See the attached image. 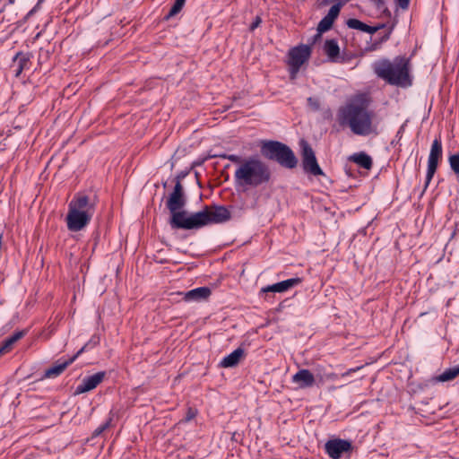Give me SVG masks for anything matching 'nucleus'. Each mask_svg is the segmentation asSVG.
<instances>
[{
	"instance_id": "1",
	"label": "nucleus",
	"mask_w": 459,
	"mask_h": 459,
	"mask_svg": "<svg viewBox=\"0 0 459 459\" xmlns=\"http://www.w3.org/2000/svg\"><path fill=\"white\" fill-rule=\"evenodd\" d=\"M368 105L369 100L361 94L339 107L336 113L338 125L349 127L356 135L377 134V126L373 125L374 112L368 108Z\"/></svg>"
},
{
	"instance_id": "2",
	"label": "nucleus",
	"mask_w": 459,
	"mask_h": 459,
	"mask_svg": "<svg viewBox=\"0 0 459 459\" xmlns=\"http://www.w3.org/2000/svg\"><path fill=\"white\" fill-rule=\"evenodd\" d=\"M273 173L267 163L258 157L244 159L234 173L235 184L243 189L257 188L272 181Z\"/></svg>"
},
{
	"instance_id": "3",
	"label": "nucleus",
	"mask_w": 459,
	"mask_h": 459,
	"mask_svg": "<svg viewBox=\"0 0 459 459\" xmlns=\"http://www.w3.org/2000/svg\"><path fill=\"white\" fill-rule=\"evenodd\" d=\"M372 68L378 78L390 85L409 87L412 84L410 57L397 56L393 61L381 58L373 63Z\"/></svg>"
},
{
	"instance_id": "4",
	"label": "nucleus",
	"mask_w": 459,
	"mask_h": 459,
	"mask_svg": "<svg viewBox=\"0 0 459 459\" xmlns=\"http://www.w3.org/2000/svg\"><path fill=\"white\" fill-rule=\"evenodd\" d=\"M260 152L268 160L277 162L286 169H294L298 165V159L294 152L287 144L275 141L264 140L260 143Z\"/></svg>"
},
{
	"instance_id": "5",
	"label": "nucleus",
	"mask_w": 459,
	"mask_h": 459,
	"mask_svg": "<svg viewBox=\"0 0 459 459\" xmlns=\"http://www.w3.org/2000/svg\"><path fill=\"white\" fill-rule=\"evenodd\" d=\"M197 227L203 228L211 224L224 223L231 219V213L224 205H205L196 212Z\"/></svg>"
},
{
	"instance_id": "6",
	"label": "nucleus",
	"mask_w": 459,
	"mask_h": 459,
	"mask_svg": "<svg viewBox=\"0 0 459 459\" xmlns=\"http://www.w3.org/2000/svg\"><path fill=\"white\" fill-rule=\"evenodd\" d=\"M443 157V147H442V141L441 137L437 136L434 139L429 159H428V169H427V174H426V180L424 185V189H427L429 183L431 182L437 168L439 161L442 160Z\"/></svg>"
},
{
	"instance_id": "7",
	"label": "nucleus",
	"mask_w": 459,
	"mask_h": 459,
	"mask_svg": "<svg viewBox=\"0 0 459 459\" xmlns=\"http://www.w3.org/2000/svg\"><path fill=\"white\" fill-rule=\"evenodd\" d=\"M170 212L169 224L173 230H195L197 227L196 212L188 215L186 211L176 210Z\"/></svg>"
},
{
	"instance_id": "8",
	"label": "nucleus",
	"mask_w": 459,
	"mask_h": 459,
	"mask_svg": "<svg viewBox=\"0 0 459 459\" xmlns=\"http://www.w3.org/2000/svg\"><path fill=\"white\" fill-rule=\"evenodd\" d=\"M300 146L302 149L301 155L303 170L313 176H325L324 171L318 165L316 157L310 144L305 140H302L300 142Z\"/></svg>"
},
{
	"instance_id": "9",
	"label": "nucleus",
	"mask_w": 459,
	"mask_h": 459,
	"mask_svg": "<svg viewBox=\"0 0 459 459\" xmlns=\"http://www.w3.org/2000/svg\"><path fill=\"white\" fill-rule=\"evenodd\" d=\"M98 196L94 194L86 195L84 194H76L68 204V208L77 212H87L91 218L94 215Z\"/></svg>"
},
{
	"instance_id": "10",
	"label": "nucleus",
	"mask_w": 459,
	"mask_h": 459,
	"mask_svg": "<svg viewBox=\"0 0 459 459\" xmlns=\"http://www.w3.org/2000/svg\"><path fill=\"white\" fill-rule=\"evenodd\" d=\"M289 65L293 72H298L301 65L307 62L311 56L309 45H299L289 50Z\"/></svg>"
},
{
	"instance_id": "11",
	"label": "nucleus",
	"mask_w": 459,
	"mask_h": 459,
	"mask_svg": "<svg viewBox=\"0 0 459 459\" xmlns=\"http://www.w3.org/2000/svg\"><path fill=\"white\" fill-rule=\"evenodd\" d=\"M186 197L184 192V187L180 182V177L177 176L175 178V186L173 191L169 195L166 201V207L169 212L181 210L186 206Z\"/></svg>"
},
{
	"instance_id": "12",
	"label": "nucleus",
	"mask_w": 459,
	"mask_h": 459,
	"mask_svg": "<svg viewBox=\"0 0 459 459\" xmlns=\"http://www.w3.org/2000/svg\"><path fill=\"white\" fill-rule=\"evenodd\" d=\"M353 449L350 440L333 438L325 444V451L332 459H340L344 454L351 453Z\"/></svg>"
},
{
	"instance_id": "13",
	"label": "nucleus",
	"mask_w": 459,
	"mask_h": 459,
	"mask_svg": "<svg viewBox=\"0 0 459 459\" xmlns=\"http://www.w3.org/2000/svg\"><path fill=\"white\" fill-rule=\"evenodd\" d=\"M91 220V215L87 212H77L68 208L66 224L70 231L76 232L82 230L90 223Z\"/></svg>"
},
{
	"instance_id": "14",
	"label": "nucleus",
	"mask_w": 459,
	"mask_h": 459,
	"mask_svg": "<svg viewBox=\"0 0 459 459\" xmlns=\"http://www.w3.org/2000/svg\"><path fill=\"white\" fill-rule=\"evenodd\" d=\"M105 377V371H100L93 375L85 377L76 386L75 394H81L93 390L104 380Z\"/></svg>"
},
{
	"instance_id": "15",
	"label": "nucleus",
	"mask_w": 459,
	"mask_h": 459,
	"mask_svg": "<svg viewBox=\"0 0 459 459\" xmlns=\"http://www.w3.org/2000/svg\"><path fill=\"white\" fill-rule=\"evenodd\" d=\"M342 6V4L337 3L330 8L328 13L319 22L316 29L317 31L325 33L333 27L334 21L339 16Z\"/></svg>"
},
{
	"instance_id": "16",
	"label": "nucleus",
	"mask_w": 459,
	"mask_h": 459,
	"mask_svg": "<svg viewBox=\"0 0 459 459\" xmlns=\"http://www.w3.org/2000/svg\"><path fill=\"white\" fill-rule=\"evenodd\" d=\"M186 302H200L206 300L212 294L209 287H198L186 292H179Z\"/></svg>"
},
{
	"instance_id": "17",
	"label": "nucleus",
	"mask_w": 459,
	"mask_h": 459,
	"mask_svg": "<svg viewBox=\"0 0 459 459\" xmlns=\"http://www.w3.org/2000/svg\"><path fill=\"white\" fill-rule=\"evenodd\" d=\"M292 383L297 384L300 389H306L312 387L316 379L314 375L308 369H299L296 374L292 376Z\"/></svg>"
},
{
	"instance_id": "18",
	"label": "nucleus",
	"mask_w": 459,
	"mask_h": 459,
	"mask_svg": "<svg viewBox=\"0 0 459 459\" xmlns=\"http://www.w3.org/2000/svg\"><path fill=\"white\" fill-rule=\"evenodd\" d=\"M32 57L31 53L19 51L13 57V63L16 65L14 71L15 77H19L24 70H29L31 65L30 58Z\"/></svg>"
},
{
	"instance_id": "19",
	"label": "nucleus",
	"mask_w": 459,
	"mask_h": 459,
	"mask_svg": "<svg viewBox=\"0 0 459 459\" xmlns=\"http://www.w3.org/2000/svg\"><path fill=\"white\" fill-rule=\"evenodd\" d=\"M301 281H302V280L299 277L290 278V279H288V280H285V281H280V282H277V283H274L272 285H268L267 287L263 288L262 291L281 293V292H285V291L289 290L291 288L296 287L297 285L300 284Z\"/></svg>"
},
{
	"instance_id": "20",
	"label": "nucleus",
	"mask_w": 459,
	"mask_h": 459,
	"mask_svg": "<svg viewBox=\"0 0 459 459\" xmlns=\"http://www.w3.org/2000/svg\"><path fill=\"white\" fill-rule=\"evenodd\" d=\"M75 359L76 356H73L65 360L58 359L55 365L45 371L43 377L53 378L60 376Z\"/></svg>"
},
{
	"instance_id": "21",
	"label": "nucleus",
	"mask_w": 459,
	"mask_h": 459,
	"mask_svg": "<svg viewBox=\"0 0 459 459\" xmlns=\"http://www.w3.org/2000/svg\"><path fill=\"white\" fill-rule=\"evenodd\" d=\"M245 351L241 347L237 348L231 353L227 355L220 362V366L222 368H233L236 367L240 359L244 357Z\"/></svg>"
},
{
	"instance_id": "22",
	"label": "nucleus",
	"mask_w": 459,
	"mask_h": 459,
	"mask_svg": "<svg viewBox=\"0 0 459 459\" xmlns=\"http://www.w3.org/2000/svg\"><path fill=\"white\" fill-rule=\"evenodd\" d=\"M323 49L325 54L328 56L331 62H339L340 48L335 39H326L324 44Z\"/></svg>"
},
{
	"instance_id": "23",
	"label": "nucleus",
	"mask_w": 459,
	"mask_h": 459,
	"mask_svg": "<svg viewBox=\"0 0 459 459\" xmlns=\"http://www.w3.org/2000/svg\"><path fill=\"white\" fill-rule=\"evenodd\" d=\"M26 333H27L26 330H22V331H17V332L13 333L12 335H10L9 337H7L3 342V343L0 347V352H4V353L9 352L12 350L13 344L16 342H18L19 340H21L22 337H24Z\"/></svg>"
},
{
	"instance_id": "24",
	"label": "nucleus",
	"mask_w": 459,
	"mask_h": 459,
	"mask_svg": "<svg viewBox=\"0 0 459 459\" xmlns=\"http://www.w3.org/2000/svg\"><path fill=\"white\" fill-rule=\"evenodd\" d=\"M350 160L355 162L365 169H370L373 166L372 158L363 152L352 154L350 157Z\"/></svg>"
},
{
	"instance_id": "25",
	"label": "nucleus",
	"mask_w": 459,
	"mask_h": 459,
	"mask_svg": "<svg viewBox=\"0 0 459 459\" xmlns=\"http://www.w3.org/2000/svg\"><path fill=\"white\" fill-rule=\"evenodd\" d=\"M459 375V364L446 368L443 373L437 376V379L439 382H446L455 379Z\"/></svg>"
},
{
	"instance_id": "26",
	"label": "nucleus",
	"mask_w": 459,
	"mask_h": 459,
	"mask_svg": "<svg viewBox=\"0 0 459 459\" xmlns=\"http://www.w3.org/2000/svg\"><path fill=\"white\" fill-rule=\"evenodd\" d=\"M100 342V338L99 335H93L74 356H76V359L85 351L93 349L98 346Z\"/></svg>"
},
{
	"instance_id": "27",
	"label": "nucleus",
	"mask_w": 459,
	"mask_h": 459,
	"mask_svg": "<svg viewBox=\"0 0 459 459\" xmlns=\"http://www.w3.org/2000/svg\"><path fill=\"white\" fill-rule=\"evenodd\" d=\"M186 0H176L169 12L166 15V19H169L178 14L184 7Z\"/></svg>"
},
{
	"instance_id": "28",
	"label": "nucleus",
	"mask_w": 459,
	"mask_h": 459,
	"mask_svg": "<svg viewBox=\"0 0 459 459\" xmlns=\"http://www.w3.org/2000/svg\"><path fill=\"white\" fill-rule=\"evenodd\" d=\"M346 24H347V26L350 29H354V30H361L363 32H364V30L366 29V25H367L366 23H364L361 21H359L358 19H355V18L349 19L346 22Z\"/></svg>"
},
{
	"instance_id": "29",
	"label": "nucleus",
	"mask_w": 459,
	"mask_h": 459,
	"mask_svg": "<svg viewBox=\"0 0 459 459\" xmlns=\"http://www.w3.org/2000/svg\"><path fill=\"white\" fill-rule=\"evenodd\" d=\"M448 161L451 169L459 176V153L450 155Z\"/></svg>"
},
{
	"instance_id": "30",
	"label": "nucleus",
	"mask_w": 459,
	"mask_h": 459,
	"mask_svg": "<svg viewBox=\"0 0 459 459\" xmlns=\"http://www.w3.org/2000/svg\"><path fill=\"white\" fill-rule=\"evenodd\" d=\"M392 30H393V27H390L388 29V30L385 33V35L382 36L378 41H377L374 44H372L368 49L370 50V51H374V50L377 49L378 46L381 43L385 42V41H387L390 39Z\"/></svg>"
},
{
	"instance_id": "31",
	"label": "nucleus",
	"mask_w": 459,
	"mask_h": 459,
	"mask_svg": "<svg viewBox=\"0 0 459 459\" xmlns=\"http://www.w3.org/2000/svg\"><path fill=\"white\" fill-rule=\"evenodd\" d=\"M112 419L109 418L108 420H106L104 423H102L100 426H99L92 433V437H96L100 435H101L106 429H108L110 426Z\"/></svg>"
},
{
	"instance_id": "32",
	"label": "nucleus",
	"mask_w": 459,
	"mask_h": 459,
	"mask_svg": "<svg viewBox=\"0 0 459 459\" xmlns=\"http://www.w3.org/2000/svg\"><path fill=\"white\" fill-rule=\"evenodd\" d=\"M307 101V105L310 107V108L312 110L317 111L320 109L321 105H320V101L317 98L308 97Z\"/></svg>"
},
{
	"instance_id": "33",
	"label": "nucleus",
	"mask_w": 459,
	"mask_h": 459,
	"mask_svg": "<svg viewBox=\"0 0 459 459\" xmlns=\"http://www.w3.org/2000/svg\"><path fill=\"white\" fill-rule=\"evenodd\" d=\"M221 158H224V159H228L229 160H230L231 162L233 163H238V164H241V162L244 160L241 159L240 156L238 155H236V154H224V155H221Z\"/></svg>"
},
{
	"instance_id": "34",
	"label": "nucleus",
	"mask_w": 459,
	"mask_h": 459,
	"mask_svg": "<svg viewBox=\"0 0 459 459\" xmlns=\"http://www.w3.org/2000/svg\"><path fill=\"white\" fill-rule=\"evenodd\" d=\"M385 27V23H381V24H378L377 26H369V25L367 24L364 32H367V33H369V34H374L377 30L383 29Z\"/></svg>"
},
{
	"instance_id": "35",
	"label": "nucleus",
	"mask_w": 459,
	"mask_h": 459,
	"mask_svg": "<svg viewBox=\"0 0 459 459\" xmlns=\"http://www.w3.org/2000/svg\"><path fill=\"white\" fill-rule=\"evenodd\" d=\"M261 22H262V19L259 16H256L255 18V20L253 21V22L249 26L250 31L255 30L260 25Z\"/></svg>"
},
{
	"instance_id": "36",
	"label": "nucleus",
	"mask_w": 459,
	"mask_h": 459,
	"mask_svg": "<svg viewBox=\"0 0 459 459\" xmlns=\"http://www.w3.org/2000/svg\"><path fill=\"white\" fill-rule=\"evenodd\" d=\"M196 416V410L189 408L186 415V420L190 421Z\"/></svg>"
},
{
	"instance_id": "37",
	"label": "nucleus",
	"mask_w": 459,
	"mask_h": 459,
	"mask_svg": "<svg viewBox=\"0 0 459 459\" xmlns=\"http://www.w3.org/2000/svg\"><path fill=\"white\" fill-rule=\"evenodd\" d=\"M397 5L405 10L409 7L410 0H396Z\"/></svg>"
},
{
	"instance_id": "38",
	"label": "nucleus",
	"mask_w": 459,
	"mask_h": 459,
	"mask_svg": "<svg viewBox=\"0 0 459 459\" xmlns=\"http://www.w3.org/2000/svg\"><path fill=\"white\" fill-rule=\"evenodd\" d=\"M40 3H41V2H39V1L38 2V4H36V6H35L34 8H32V9H31L28 13H27V17L31 16V15L35 13V11H36L37 7H38V6H39Z\"/></svg>"
},
{
	"instance_id": "39",
	"label": "nucleus",
	"mask_w": 459,
	"mask_h": 459,
	"mask_svg": "<svg viewBox=\"0 0 459 459\" xmlns=\"http://www.w3.org/2000/svg\"><path fill=\"white\" fill-rule=\"evenodd\" d=\"M321 35H322V33H320L319 31H317V33L313 37L312 44L316 43V40H318L319 39H321Z\"/></svg>"
},
{
	"instance_id": "40",
	"label": "nucleus",
	"mask_w": 459,
	"mask_h": 459,
	"mask_svg": "<svg viewBox=\"0 0 459 459\" xmlns=\"http://www.w3.org/2000/svg\"><path fill=\"white\" fill-rule=\"evenodd\" d=\"M351 371H353V372H354V371H355V369H350V370H349V371H347L346 373L342 374V376H343V377H344V376H348V375L350 374V372H351Z\"/></svg>"
},
{
	"instance_id": "41",
	"label": "nucleus",
	"mask_w": 459,
	"mask_h": 459,
	"mask_svg": "<svg viewBox=\"0 0 459 459\" xmlns=\"http://www.w3.org/2000/svg\"><path fill=\"white\" fill-rule=\"evenodd\" d=\"M8 3L13 4L15 3V0H8Z\"/></svg>"
},
{
	"instance_id": "42",
	"label": "nucleus",
	"mask_w": 459,
	"mask_h": 459,
	"mask_svg": "<svg viewBox=\"0 0 459 459\" xmlns=\"http://www.w3.org/2000/svg\"><path fill=\"white\" fill-rule=\"evenodd\" d=\"M178 176L180 177V179H181V178H183L185 177V175H183V174H180V175H178Z\"/></svg>"
},
{
	"instance_id": "43",
	"label": "nucleus",
	"mask_w": 459,
	"mask_h": 459,
	"mask_svg": "<svg viewBox=\"0 0 459 459\" xmlns=\"http://www.w3.org/2000/svg\"><path fill=\"white\" fill-rule=\"evenodd\" d=\"M4 352H0V355H1V354H4Z\"/></svg>"
},
{
	"instance_id": "44",
	"label": "nucleus",
	"mask_w": 459,
	"mask_h": 459,
	"mask_svg": "<svg viewBox=\"0 0 459 459\" xmlns=\"http://www.w3.org/2000/svg\"><path fill=\"white\" fill-rule=\"evenodd\" d=\"M43 0H39V2H42Z\"/></svg>"
}]
</instances>
